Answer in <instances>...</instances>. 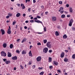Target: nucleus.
<instances>
[{
    "label": "nucleus",
    "instance_id": "1",
    "mask_svg": "<svg viewBox=\"0 0 75 75\" xmlns=\"http://www.w3.org/2000/svg\"><path fill=\"white\" fill-rule=\"evenodd\" d=\"M46 46L49 48H51L52 46V43L50 42H48L46 44Z\"/></svg>",
    "mask_w": 75,
    "mask_h": 75
},
{
    "label": "nucleus",
    "instance_id": "2",
    "mask_svg": "<svg viewBox=\"0 0 75 75\" xmlns=\"http://www.w3.org/2000/svg\"><path fill=\"white\" fill-rule=\"evenodd\" d=\"M3 61L5 62L6 64L8 65L9 64H10V61L9 60H7V59H3Z\"/></svg>",
    "mask_w": 75,
    "mask_h": 75
},
{
    "label": "nucleus",
    "instance_id": "3",
    "mask_svg": "<svg viewBox=\"0 0 75 75\" xmlns=\"http://www.w3.org/2000/svg\"><path fill=\"white\" fill-rule=\"evenodd\" d=\"M48 49L47 47H45L43 49V52L45 53H47L48 52Z\"/></svg>",
    "mask_w": 75,
    "mask_h": 75
},
{
    "label": "nucleus",
    "instance_id": "4",
    "mask_svg": "<svg viewBox=\"0 0 75 75\" xmlns=\"http://www.w3.org/2000/svg\"><path fill=\"white\" fill-rule=\"evenodd\" d=\"M73 23V20H72V19H71L70 20L69 23V26H70V27H71V26H72V23Z\"/></svg>",
    "mask_w": 75,
    "mask_h": 75
},
{
    "label": "nucleus",
    "instance_id": "5",
    "mask_svg": "<svg viewBox=\"0 0 75 75\" xmlns=\"http://www.w3.org/2000/svg\"><path fill=\"white\" fill-rule=\"evenodd\" d=\"M52 20L53 22L57 20V18L55 16H52Z\"/></svg>",
    "mask_w": 75,
    "mask_h": 75
},
{
    "label": "nucleus",
    "instance_id": "6",
    "mask_svg": "<svg viewBox=\"0 0 75 75\" xmlns=\"http://www.w3.org/2000/svg\"><path fill=\"white\" fill-rule=\"evenodd\" d=\"M1 55L3 57H6V53L4 52H2L1 53Z\"/></svg>",
    "mask_w": 75,
    "mask_h": 75
},
{
    "label": "nucleus",
    "instance_id": "7",
    "mask_svg": "<svg viewBox=\"0 0 75 75\" xmlns=\"http://www.w3.org/2000/svg\"><path fill=\"white\" fill-rule=\"evenodd\" d=\"M41 59V56H39L37 58L36 60L37 61H40Z\"/></svg>",
    "mask_w": 75,
    "mask_h": 75
},
{
    "label": "nucleus",
    "instance_id": "8",
    "mask_svg": "<svg viewBox=\"0 0 75 75\" xmlns=\"http://www.w3.org/2000/svg\"><path fill=\"white\" fill-rule=\"evenodd\" d=\"M35 21L36 23H41L42 24L43 26L44 27V25H43V24H42V21H39V20H37Z\"/></svg>",
    "mask_w": 75,
    "mask_h": 75
},
{
    "label": "nucleus",
    "instance_id": "9",
    "mask_svg": "<svg viewBox=\"0 0 75 75\" xmlns=\"http://www.w3.org/2000/svg\"><path fill=\"white\" fill-rule=\"evenodd\" d=\"M21 53L23 55L24 54H27V51H26L25 50H24Z\"/></svg>",
    "mask_w": 75,
    "mask_h": 75
},
{
    "label": "nucleus",
    "instance_id": "10",
    "mask_svg": "<svg viewBox=\"0 0 75 75\" xmlns=\"http://www.w3.org/2000/svg\"><path fill=\"white\" fill-rule=\"evenodd\" d=\"M64 56V52H62L60 55V57H61V58H63Z\"/></svg>",
    "mask_w": 75,
    "mask_h": 75
},
{
    "label": "nucleus",
    "instance_id": "11",
    "mask_svg": "<svg viewBox=\"0 0 75 75\" xmlns=\"http://www.w3.org/2000/svg\"><path fill=\"white\" fill-rule=\"evenodd\" d=\"M8 57H11V54L10 52H8Z\"/></svg>",
    "mask_w": 75,
    "mask_h": 75
},
{
    "label": "nucleus",
    "instance_id": "12",
    "mask_svg": "<svg viewBox=\"0 0 75 75\" xmlns=\"http://www.w3.org/2000/svg\"><path fill=\"white\" fill-rule=\"evenodd\" d=\"M67 37H68L66 35L64 34L63 37V38H64V39H66Z\"/></svg>",
    "mask_w": 75,
    "mask_h": 75
},
{
    "label": "nucleus",
    "instance_id": "13",
    "mask_svg": "<svg viewBox=\"0 0 75 75\" xmlns=\"http://www.w3.org/2000/svg\"><path fill=\"white\" fill-rule=\"evenodd\" d=\"M1 31L2 33V35H3L4 34V30L3 29H1Z\"/></svg>",
    "mask_w": 75,
    "mask_h": 75
},
{
    "label": "nucleus",
    "instance_id": "14",
    "mask_svg": "<svg viewBox=\"0 0 75 75\" xmlns=\"http://www.w3.org/2000/svg\"><path fill=\"white\" fill-rule=\"evenodd\" d=\"M64 10V8L62 7H60L58 11L60 12L61 10Z\"/></svg>",
    "mask_w": 75,
    "mask_h": 75
},
{
    "label": "nucleus",
    "instance_id": "15",
    "mask_svg": "<svg viewBox=\"0 0 75 75\" xmlns=\"http://www.w3.org/2000/svg\"><path fill=\"white\" fill-rule=\"evenodd\" d=\"M17 59V57L16 56H15L12 58L13 60H16Z\"/></svg>",
    "mask_w": 75,
    "mask_h": 75
},
{
    "label": "nucleus",
    "instance_id": "16",
    "mask_svg": "<svg viewBox=\"0 0 75 75\" xmlns=\"http://www.w3.org/2000/svg\"><path fill=\"white\" fill-rule=\"evenodd\" d=\"M29 54L30 57H33V55L32 54V53H31V51H30L29 52Z\"/></svg>",
    "mask_w": 75,
    "mask_h": 75
},
{
    "label": "nucleus",
    "instance_id": "17",
    "mask_svg": "<svg viewBox=\"0 0 75 75\" xmlns=\"http://www.w3.org/2000/svg\"><path fill=\"white\" fill-rule=\"evenodd\" d=\"M27 40V39L26 38H24L23 40L21 41L22 43H23L24 41H25Z\"/></svg>",
    "mask_w": 75,
    "mask_h": 75
},
{
    "label": "nucleus",
    "instance_id": "18",
    "mask_svg": "<svg viewBox=\"0 0 75 75\" xmlns=\"http://www.w3.org/2000/svg\"><path fill=\"white\" fill-rule=\"evenodd\" d=\"M69 11L70 13H72V11H73V10H72V8H70Z\"/></svg>",
    "mask_w": 75,
    "mask_h": 75
},
{
    "label": "nucleus",
    "instance_id": "19",
    "mask_svg": "<svg viewBox=\"0 0 75 75\" xmlns=\"http://www.w3.org/2000/svg\"><path fill=\"white\" fill-rule=\"evenodd\" d=\"M3 46L4 47V48H6V47H7V45L6 43H4L3 44Z\"/></svg>",
    "mask_w": 75,
    "mask_h": 75
},
{
    "label": "nucleus",
    "instance_id": "20",
    "mask_svg": "<svg viewBox=\"0 0 75 75\" xmlns=\"http://www.w3.org/2000/svg\"><path fill=\"white\" fill-rule=\"evenodd\" d=\"M55 34L57 36H58V35H59V33H58V32L57 31H56L55 32Z\"/></svg>",
    "mask_w": 75,
    "mask_h": 75
},
{
    "label": "nucleus",
    "instance_id": "21",
    "mask_svg": "<svg viewBox=\"0 0 75 75\" xmlns=\"http://www.w3.org/2000/svg\"><path fill=\"white\" fill-rule=\"evenodd\" d=\"M47 42V40H43V43L44 44H46Z\"/></svg>",
    "mask_w": 75,
    "mask_h": 75
},
{
    "label": "nucleus",
    "instance_id": "22",
    "mask_svg": "<svg viewBox=\"0 0 75 75\" xmlns=\"http://www.w3.org/2000/svg\"><path fill=\"white\" fill-rule=\"evenodd\" d=\"M8 34H11V30H8V31L7 32Z\"/></svg>",
    "mask_w": 75,
    "mask_h": 75
},
{
    "label": "nucleus",
    "instance_id": "23",
    "mask_svg": "<svg viewBox=\"0 0 75 75\" xmlns=\"http://www.w3.org/2000/svg\"><path fill=\"white\" fill-rule=\"evenodd\" d=\"M54 63L55 65H58V62L54 61Z\"/></svg>",
    "mask_w": 75,
    "mask_h": 75
},
{
    "label": "nucleus",
    "instance_id": "24",
    "mask_svg": "<svg viewBox=\"0 0 75 75\" xmlns=\"http://www.w3.org/2000/svg\"><path fill=\"white\" fill-rule=\"evenodd\" d=\"M52 61V59L51 57H49V62H51Z\"/></svg>",
    "mask_w": 75,
    "mask_h": 75
},
{
    "label": "nucleus",
    "instance_id": "25",
    "mask_svg": "<svg viewBox=\"0 0 75 75\" xmlns=\"http://www.w3.org/2000/svg\"><path fill=\"white\" fill-rule=\"evenodd\" d=\"M20 16V14L19 13H17L16 15V16L17 17H18Z\"/></svg>",
    "mask_w": 75,
    "mask_h": 75
},
{
    "label": "nucleus",
    "instance_id": "26",
    "mask_svg": "<svg viewBox=\"0 0 75 75\" xmlns=\"http://www.w3.org/2000/svg\"><path fill=\"white\" fill-rule=\"evenodd\" d=\"M13 45L12 44H11L10 45V48L11 49L12 48H13Z\"/></svg>",
    "mask_w": 75,
    "mask_h": 75
},
{
    "label": "nucleus",
    "instance_id": "27",
    "mask_svg": "<svg viewBox=\"0 0 75 75\" xmlns=\"http://www.w3.org/2000/svg\"><path fill=\"white\" fill-rule=\"evenodd\" d=\"M72 58L73 59H75V54H74L72 55Z\"/></svg>",
    "mask_w": 75,
    "mask_h": 75
},
{
    "label": "nucleus",
    "instance_id": "28",
    "mask_svg": "<svg viewBox=\"0 0 75 75\" xmlns=\"http://www.w3.org/2000/svg\"><path fill=\"white\" fill-rule=\"evenodd\" d=\"M61 17L62 18H64L65 17V15L64 14H63L62 15Z\"/></svg>",
    "mask_w": 75,
    "mask_h": 75
},
{
    "label": "nucleus",
    "instance_id": "29",
    "mask_svg": "<svg viewBox=\"0 0 75 75\" xmlns=\"http://www.w3.org/2000/svg\"><path fill=\"white\" fill-rule=\"evenodd\" d=\"M72 30V31H75V28L74 27H72L71 28Z\"/></svg>",
    "mask_w": 75,
    "mask_h": 75
},
{
    "label": "nucleus",
    "instance_id": "30",
    "mask_svg": "<svg viewBox=\"0 0 75 75\" xmlns=\"http://www.w3.org/2000/svg\"><path fill=\"white\" fill-rule=\"evenodd\" d=\"M64 61L65 62H67V61H68V59L66 58H65L64 59Z\"/></svg>",
    "mask_w": 75,
    "mask_h": 75
},
{
    "label": "nucleus",
    "instance_id": "31",
    "mask_svg": "<svg viewBox=\"0 0 75 75\" xmlns=\"http://www.w3.org/2000/svg\"><path fill=\"white\" fill-rule=\"evenodd\" d=\"M8 15L9 16H12V13H9L8 14Z\"/></svg>",
    "mask_w": 75,
    "mask_h": 75
},
{
    "label": "nucleus",
    "instance_id": "32",
    "mask_svg": "<svg viewBox=\"0 0 75 75\" xmlns=\"http://www.w3.org/2000/svg\"><path fill=\"white\" fill-rule=\"evenodd\" d=\"M30 23H34V20H30Z\"/></svg>",
    "mask_w": 75,
    "mask_h": 75
},
{
    "label": "nucleus",
    "instance_id": "33",
    "mask_svg": "<svg viewBox=\"0 0 75 75\" xmlns=\"http://www.w3.org/2000/svg\"><path fill=\"white\" fill-rule=\"evenodd\" d=\"M40 75H43V74H44V72L42 71L40 73Z\"/></svg>",
    "mask_w": 75,
    "mask_h": 75
},
{
    "label": "nucleus",
    "instance_id": "34",
    "mask_svg": "<svg viewBox=\"0 0 75 75\" xmlns=\"http://www.w3.org/2000/svg\"><path fill=\"white\" fill-rule=\"evenodd\" d=\"M16 51V52L18 53V54H19L20 53V51L18 50H17Z\"/></svg>",
    "mask_w": 75,
    "mask_h": 75
},
{
    "label": "nucleus",
    "instance_id": "35",
    "mask_svg": "<svg viewBox=\"0 0 75 75\" xmlns=\"http://www.w3.org/2000/svg\"><path fill=\"white\" fill-rule=\"evenodd\" d=\"M42 67H38V69L39 70H42Z\"/></svg>",
    "mask_w": 75,
    "mask_h": 75
},
{
    "label": "nucleus",
    "instance_id": "36",
    "mask_svg": "<svg viewBox=\"0 0 75 75\" xmlns=\"http://www.w3.org/2000/svg\"><path fill=\"white\" fill-rule=\"evenodd\" d=\"M64 11H60L59 12H60V14H62L64 13Z\"/></svg>",
    "mask_w": 75,
    "mask_h": 75
},
{
    "label": "nucleus",
    "instance_id": "37",
    "mask_svg": "<svg viewBox=\"0 0 75 75\" xmlns=\"http://www.w3.org/2000/svg\"><path fill=\"white\" fill-rule=\"evenodd\" d=\"M59 3L60 4H62V2L61 1H59Z\"/></svg>",
    "mask_w": 75,
    "mask_h": 75
},
{
    "label": "nucleus",
    "instance_id": "38",
    "mask_svg": "<svg viewBox=\"0 0 75 75\" xmlns=\"http://www.w3.org/2000/svg\"><path fill=\"white\" fill-rule=\"evenodd\" d=\"M16 23V21H13V22L12 24L13 25H15Z\"/></svg>",
    "mask_w": 75,
    "mask_h": 75
},
{
    "label": "nucleus",
    "instance_id": "39",
    "mask_svg": "<svg viewBox=\"0 0 75 75\" xmlns=\"http://www.w3.org/2000/svg\"><path fill=\"white\" fill-rule=\"evenodd\" d=\"M20 67L22 69H23V68H24V67H23L21 65H20Z\"/></svg>",
    "mask_w": 75,
    "mask_h": 75
},
{
    "label": "nucleus",
    "instance_id": "40",
    "mask_svg": "<svg viewBox=\"0 0 75 75\" xmlns=\"http://www.w3.org/2000/svg\"><path fill=\"white\" fill-rule=\"evenodd\" d=\"M49 68L50 69H52L53 68V67H52V66H49Z\"/></svg>",
    "mask_w": 75,
    "mask_h": 75
},
{
    "label": "nucleus",
    "instance_id": "41",
    "mask_svg": "<svg viewBox=\"0 0 75 75\" xmlns=\"http://www.w3.org/2000/svg\"><path fill=\"white\" fill-rule=\"evenodd\" d=\"M41 7L42 8V9H44V6H41Z\"/></svg>",
    "mask_w": 75,
    "mask_h": 75
},
{
    "label": "nucleus",
    "instance_id": "42",
    "mask_svg": "<svg viewBox=\"0 0 75 75\" xmlns=\"http://www.w3.org/2000/svg\"><path fill=\"white\" fill-rule=\"evenodd\" d=\"M28 1L29 2V1H30V0H26L25 2V3H27Z\"/></svg>",
    "mask_w": 75,
    "mask_h": 75
},
{
    "label": "nucleus",
    "instance_id": "43",
    "mask_svg": "<svg viewBox=\"0 0 75 75\" xmlns=\"http://www.w3.org/2000/svg\"><path fill=\"white\" fill-rule=\"evenodd\" d=\"M44 31L45 32L46 31V28H45V27H44Z\"/></svg>",
    "mask_w": 75,
    "mask_h": 75
},
{
    "label": "nucleus",
    "instance_id": "44",
    "mask_svg": "<svg viewBox=\"0 0 75 75\" xmlns=\"http://www.w3.org/2000/svg\"><path fill=\"white\" fill-rule=\"evenodd\" d=\"M69 4H66V6L67 7H69Z\"/></svg>",
    "mask_w": 75,
    "mask_h": 75
},
{
    "label": "nucleus",
    "instance_id": "45",
    "mask_svg": "<svg viewBox=\"0 0 75 75\" xmlns=\"http://www.w3.org/2000/svg\"><path fill=\"white\" fill-rule=\"evenodd\" d=\"M9 17H10V16L8 15L6 16V18H9Z\"/></svg>",
    "mask_w": 75,
    "mask_h": 75
},
{
    "label": "nucleus",
    "instance_id": "46",
    "mask_svg": "<svg viewBox=\"0 0 75 75\" xmlns=\"http://www.w3.org/2000/svg\"><path fill=\"white\" fill-rule=\"evenodd\" d=\"M57 72H59V73H61V71H60V70H57Z\"/></svg>",
    "mask_w": 75,
    "mask_h": 75
},
{
    "label": "nucleus",
    "instance_id": "47",
    "mask_svg": "<svg viewBox=\"0 0 75 75\" xmlns=\"http://www.w3.org/2000/svg\"><path fill=\"white\" fill-rule=\"evenodd\" d=\"M37 17L38 18H41V17L38 16H37Z\"/></svg>",
    "mask_w": 75,
    "mask_h": 75
},
{
    "label": "nucleus",
    "instance_id": "48",
    "mask_svg": "<svg viewBox=\"0 0 75 75\" xmlns=\"http://www.w3.org/2000/svg\"><path fill=\"white\" fill-rule=\"evenodd\" d=\"M11 30V28L10 26H9V28H8V30Z\"/></svg>",
    "mask_w": 75,
    "mask_h": 75
},
{
    "label": "nucleus",
    "instance_id": "49",
    "mask_svg": "<svg viewBox=\"0 0 75 75\" xmlns=\"http://www.w3.org/2000/svg\"><path fill=\"white\" fill-rule=\"evenodd\" d=\"M37 45H41V43L40 42L38 43H37Z\"/></svg>",
    "mask_w": 75,
    "mask_h": 75
},
{
    "label": "nucleus",
    "instance_id": "50",
    "mask_svg": "<svg viewBox=\"0 0 75 75\" xmlns=\"http://www.w3.org/2000/svg\"><path fill=\"white\" fill-rule=\"evenodd\" d=\"M35 65H33V69L35 68Z\"/></svg>",
    "mask_w": 75,
    "mask_h": 75
},
{
    "label": "nucleus",
    "instance_id": "51",
    "mask_svg": "<svg viewBox=\"0 0 75 75\" xmlns=\"http://www.w3.org/2000/svg\"><path fill=\"white\" fill-rule=\"evenodd\" d=\"M33 3H35L36 2V1L35 0H33Z\"/></svg>",
    "mask_w": 75,
    "mask_h": 75
},
{
    "label": "nucleus",
    "instance_id": "52",
    "mask_svg": "<svg viewBox=\"0 0 75 75\" xmlns=\"http://www.w3.org/2000/svg\"><path fill=\"white\" fill-rule=\"evenodd\" d=\"M22 7V9H24V8H25V6H23Z\"/></svg>",
    "mask_w": 75,
    "mask_h": 75
},
{
    "label": "nucleus",
    "instance_id": "53",
    "mask_svg": "<svg viewBox=\"0 0 75 75\" xmlns=\"http://www.w3.org/2000/svg\"><path fill=\"white\" fill-rule=\"evenodd\" d=\"M24 6V4H21V7H23V6Z\"/></svg>",
    "mask_w": 75,
    "mask_h": 75
},
{
    "label": "nucleus",
    "instance_id": "54",
    "mask_svg": "<svg viewBox=\"0 0 75 75\" xmlns=\"http://www.w3.org/2000/svg\"><path fill=\"white\" fill-rule=\"evenodd\" d=\"M49 52H50V53H51L52 52V50H50L49 51Z\"/></svg>",
    "mask_w": 75,
    "mask_h": 75
},
{
    "label": "nucleus",
    "instance_id": "55",
    "mask_svg": "<svg viewBox=\"0 0 75 75\" xmlns=\"http://www.w3.org/2000/svg\"><path fill=\"white\" fill-rule=\"evenodd\" d=\"M20 39H18L17 40V41H20Z\"/></svg>",
    "mask_w": 75,
    "mask_h": 75
},
{
    "label": "nucleus",
    "instance_id": "56",
    "mask_svg": "<svg viewBox=\"0 0 75 75\" xmlns=\"http://www.w3.org/2000/svg\"><path fill=\"white\" fill-rule=\"evenodd\" d=\"M64 51L66 52H68V50H65Z\"/></svg>",
    "mask_w": 75,
    "mask_h": 75
},
{
    "label": "nucleus",
    "instance_id": "57",
    "mask_svg": "<svg viewBox=\"0 0 75 75\" xmlns=\"http://www.w3.org/2000/svg\"><path fill=\"white\" fill-rule=\"evenodd\" d=\"M25 23H28V21H25Z\"/></svg>",
    "mask_w": 75,
    "mask_h": 75
},
{
    "label": "nucleus",
    "instance_id": "58",
    "mask_svg": "<svg viewBox=\"0 0 75 75\" xmlns=\"http://www.w3.org/2000/svg\"><path fill=\"white\" fill-rule=\"evenodd\" d=\"M25 29H27V27L25 26L24 27Z\"/></svg>",
    "mask_w": 75,
    "mask_h": 75
},
{
    "label": "nucleus",
    "instance_id": "59",
    "mask_svg": "<svg viewBox=\"0 0 75 75\" xmlns=\"http://www.w3.org/2000/svg\"><path fill=\"white\" fill-rule=\"evenodd\" d=\"M33 20H37V18H33Z\"/></svg>",
    "mask_w": 75,
    "mask_h": 75
},
{
    "label": "nucleus",
    "instance_id": "60",
    "mask_svg": "<svg viewBox=\"0 0 75 75\" xmlns=\"http://www.w3.org/2000/svg\"><path fill=\"white\" fill-rule=\"evenodd\" d=\"M58 29H60L61 27H60V26H58Z\"/></svg>",
    "mask_w": 75,
    "mask_h": 75
},
{
    "label": "nucleus",
    "instance_id": "61",
    "mask_svg": "<svg viewBox=\"0 0 75 75\" xmlns=\"http://www.w3.org/2000/svg\"><path fill=\"white\" fill-rule=\"evenodd\" d=\"M48 12H45V14H48Z\"/></svg>",
    "mask_w": 75,
    "mask_h": 75
},
{
    "label": "nucleus",
    "instance_id": "62",
    "mask_svg": "<svg viewBox=\"0 0 75 75\" xmlns=\"http://www.w3.org/2000/svg\"><path fill=\"white\" fill-rule=\"evenodd\" d=\"M67 17H70V15H67Z\"/></svg>",
    "mask_w": 75,
    "mask_h": 75
},
{
    "label": "nucleus",
    "instance_id": "63",
    "mask_svg": "<svg viewBox=\"0 0 75 75\" xmlns=\"http://www.w3.org/2000/svg\"><path fill=\"white\" fill-rule=\"evenodd\" d=\"M64 75H68V74H67V73H64Z\"/></svg>",
    "mask_w": 75,
    "mask_h": 75
},
{
    "label": "nucleus",
    "instance_id": "64",
    "mask_svg": "<svg viewBox=\"0 0 75 75\" xmlns=\"http://www.w3.org/2000/svg\"><path fill=\"white\" fill-rule=\"evenodd\" d=\"M32 47H33V46L32 45H30V49H31V48Z\"/></svg>",
    "mask_w": 75,
    "mask_h": 75
}]
</instances>
